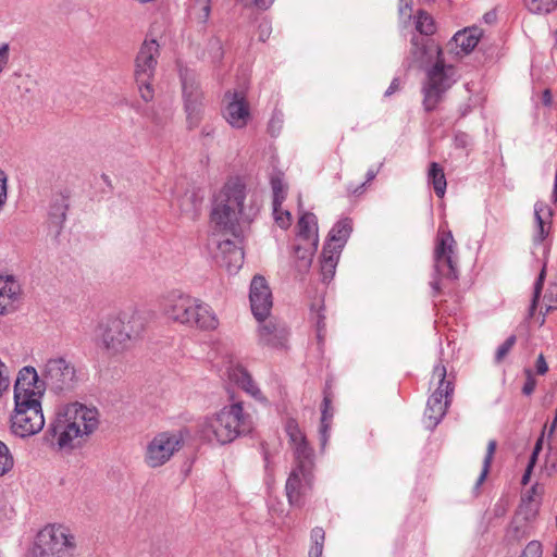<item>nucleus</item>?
Here are the masks:
<instances>
[{"instance_id": "1", "label": "nucleus", "mask_w": 557, "mask_h": 557, "mask_svg": "<svg viewBox=\"0 0 557 557\" xmlns=\"http://www.w3.org/2000/svg\"><path fill=\"white\" fill-rule=\"evenodd\" d=\"M246 184L239 177L230 178L214 196L211 210V224L214 236L221 234L238 238L239 224L249 223L257 214L258 208L246 203Z\"/></svg>"}, {"instance_id": "2", "label": "nucleus", "mask_w": 557, "mask_h": 557, "mask_svg": "<svg viewBox=\"0 0 557 557\" xmlns=\"http://www.w3.org/2000/svg\"><path fill=\"white\" fill-rule=\"evenodd\" d=\"M436 58L435 64L428 71L423 86V106L426 111H433L443 100L444 94L456 82V71L453 65H446L442 58V49L433 40L418 36L411 38L410 59L414 64L423 65Z\"/></svg>"}, {"instance_id": "3", "label": "nucleus", "mask_w": 557, "mask_h": 557, "mask_svg": "<svg viewBox=\"0 0 557 557\" xmlns=\"http://www.w3.org/2000/svg\"><path fill=\"white\" fill-rule=\"evenodd\" d=\"M252 428L250 414L244 411L240 401H235L224 406L216 413L206 417L199 424V432L209 443L224 445L250 433Z\"/></svg>"}, {"instance_id": "4", "label": "nucleus", "mask_w": 557, "mask_h": 557, "mask_svg": "<svg viewBox=\"0 0 557 557\" xmlns=\"http://www.w3.org/2000/svg\"><path fill=\"white\" fill-rule=\"evenodd\" d=\"M434 271L435 277L430 283L433 295L441 293V278H457V255L456 242L450 231L441 227L438 230L434 247Z\"/></svg>"}, {"instance_id": "5", "label": "nucleus", "mask_w": 557, "mask_h": 557, "mask_svg": "<svg viewBox=\"0 0 557 557\" xmlns=\"http://www.w3.org/2000/svg\"><path fill=\"white\" fill-rule=\"evenodd\" d=\"M75 537L62 525H47L36 536L34 557H73Z\"/></svg>"}, {"instance_id": "6", "label": "nucleus", "mask_w": 557, "mask_h": 557, "mask_svg": "<svg viewBox=\"0 0 557 557\" xmlns=\"http://www.w3.org/2000/svg\"><path fill=\"white\" fill-rule=\"evenodd\" d=\"M160 46L154 39L145 40L135 59L134 76L141 99L149 102L153 99L154 90L152 81L154 77Z\"/></svg>"}, {"instance_id": "7", "label": "nucleus", "mask_w": 557, "mask_h": 557, "mask_svg": "<svg viewBox=\"0 0 557 557\" xmlns=\"http://www.w3.org/2000/svg\"><path fill=\"white\" fill-rule=\"evenodd\" d=\"M447 371L445 366L438 363L434 367L432 373V383H436L437 387L432 396L429 398L425 410V418L429 420L430 425H437L442 418L445 416L447 407L450 403V395L454 391L450 381L446 380Z\"/></svg>"}, {"instance_id": "8", "label": "nucleus", "mask_w": 557, "mask_h": 557, "mask_svg": "<svg viewBox=\"0 0 557 557\" xmlns=\"http://www.w3.org/2000/svg\"><path fill=\"white\" fill-rule=\"evenodd\" d=\"M46 383L57 393L73 391L83 380V374L74 364L64 358H52L47 361L42 371Z\"/></svg>"}, {"instance_id": "9", "label": "nucleus", "mask_w": 557, "mask_h": 557, "mask_svg": "<svg viewBox=\"0 0 557 557\" xmlns=\"http://www.w3.org/2000/svg\"><path fill=\"white\" fill-rule=\"evenodd\" d=\"M182 446L183 435L181 432L166 431L158 433L147 444L145 462L150 468L161 467L166 463Z\"/></svg>"}, {"instance_id": "10", "label": "nucleus", "mask_w": 557, "mask_h": 557, "mask_svg": "<svg viewBox=\"0 0 557 557\" xmlns=\"http://www.w3.org/2000/svg\"><path fill=\"white\" fill-rule=\"evenodd\" d=\"M45 425V418L40 403H27L23 406L15 404V410L11 418V430L20 437L37 434Z\"/></svg>"}, {"instance_id": "11", "label": "nucleus", "mask_w": 557, "mask_h": 557, "mask_svg": "<svg viewBox=\"0 0 557 557\" xmlns=\"http://www.w3.org/2000/svg\"><path fill=\"white\" fill-rule=\"evenodd\" d=\"M183 97L187 123L190 129L197 127L202 116V92L199 88L196 74L190 70H181Z\"/></svg>"}, {"instance_id": "12", "label": "nucleus", "mask_w": 557, "mask_h": 557, "mask_svg": "<svg viewBox=\"0 0 557 557\" xmlns=\"http://www.w3.org/2000/svg\"><path fill=\"white\" fill-rule=\"evenodd\" d=\"M198 299L188 294L172 292L162 301L163 314L173 322L190 326Z\"/></svg>"}, {"instance_id": "13", "label": "nucleus", "mask_w": 557, "mask_h": 557, "mask_svg": "<svg viewBox=\"0 0 557 557\" xmlns=\"http://www.w3.org/2000/svg\"><path fill=\"white\" fill-rule=\"evenodd\" d=\"M223 116L234 128H244L251 119L250 106L244 90H227L223 97Z\"/></svg>"}, {"instance_id": "14", "label": "nucleus", "mask_w": 557, "mask_h": 557, "mask_svg": "<svg viewBox=\"0 0 557 557\" xmlns=\"http://www.w3.org/2000/svg\"><path fill=\"white\" fill-rule=\"evenodd\" d=\"M44 394V383L39 381L37 371L33 367L20 370L14 385V401L20 406L27 403H40Z\"/></svg>"}, {"instance_id": "15", "label": "nucleus", "mask_w": 557, "mask_h": 557, "mask_svg": "<svg viewBox=\"0 0 557 557\" xmlns=\"http://www.w3.org/2000/svg\"><path fill=\"white\" fill-rule=\"evenodd\" d=\"M101 343L110 354L115 355L129 349L134 341L125 332L123 322L112 317L102 325Z\"/></svg>"}, {"instance_id": "16", "label": "nucleus", "mask_w": 557, "mask_h": 557, "mask_svg": "<svg viewBox=\"0 0 557 557\" xmlns=\"http://www.w3.org/2000/svg\"><path fill=\"white\" fill-rule=\"evenodd\" d=\"M313 484V471L293 468L286 481L285 490L288 503L292 506L301 507L305 497L309 494Z\"/></svg>"}, {"instance_id": "17", "label": "nucleus", "mask_w": 557, "mask_h": 557, "mask_svg": "<svg viewBox=\"0 0 557 557\" xmlns=\"http://www.w3.org/2000/svg\"><path fill=\"white\" fill-rule=\"evenodd\" d=\"M249 300L252 314L258 321L268 318L272 308V293L261 275H256L250 283Z\"/></svg>"}, {"instance_id": "18", "label": "nucleus", "mask_w": 557, "mask_h": 557, "mask_svg": "<svg viewBox=\"0 0 557 557\" xmlns=\"http://www.w3.org/2000/svg\"><path fill=\"white\" fill-rule=\"evenodd\" d=\"M286 432L294 448V468L313 471V450L299 426L294 421H289L286 425Z\"/></svg>"}, {"instance_id": "19", "label": "nucleus", "mask_w": 557, "mask_h": 557, "mask_svg": "<svg viewBox=\"0 0 557 557\" xmlns=\"http://www.w3.org/2000/svg\"><path fill=\"white\" fill-rule=\"evenodd\" d=\"M59 412L70 422H75V425L86 433V436L91 434L99 423L97 409L79 403L69 404Z\"/></svg>"}, {"instance_id": "20", "label": "nucleus", "mask_w": 557, "mask_h": 557, "mask_svg": "<svg viewBox=\"0 0 557 557\" xmlns=\"http://www.w3.org/2000/svg\"><path fill=\"white\" fill-rule=\"evenodd\" d=\"M50 432L55 445L62 450L72 449L75 446V441L86 435L75 425V422H70L59 411L51 424Z\"/></svg>"}, {"instance_id": "21", "label": "nucleus", "mask_w": 557, "mask_h": 557, "mask_svg": "<svg viewBox=\"0 0 557 557\" xmlns=\"http://www.w3.org/2000/svg\"><path fill=\"white\" fill-rule=\"evenodd\" d=\"M22 297V286L15 276L0 273V317L14 312Z\"/></svg>"}, {"instance_id": "22", "label": "nucleus", "mask_w": 557, "mask_h": 557, "mask_svg": "<svg viewBox=\"0 0 557 557\" xmlns=\"http://www.w3.org/2000/svg\"><path fill=\"white\" fill-rule=\"evenodd\" d=\"M259 326V343L272 348L285 347L288 339V330L285 324L275 320H262Z\"/></svg>"}, {"instance_id": "23", "label": "nucleus", "mask_w": 557, "mask_h": 557, "mask_svg": "<svg viewBox=\"0 0 557 557\" xmlns=\"http://www.w3.org/2000/svg\"><path fill=\"white\" fill-rule=\"evenodd\" d=\"M298 236L305 243L304 249L309 252L307 264L310 262V256L317 250L319 244L318 220L313 213H304L298 221Z\"/></svg>"}, {"instance_id": "24", "label": "nucleus", "mask_w": 557, "mask_h": 557, "mask_svg": "<svg viewBox=\"0 0 557 557\" xmlns=\"http://www.w3.org/2000/svg\"><path fill=\"white\" fill-rule=\"evenodd\" d=\"M116 319L123 322L125 332L134 343L140 338L148 323L147 312L137 308L120 312Z\"/></svg>"}, {"instance_id": "25", "label": "nucleus", "mask_w": 557, "mask_h": 557, "mask_svg": "<svg viewBox=\"0 0 557 557\" xmlns=\"http://www.w3.org/2000/svg\"><path fill=\"white\" fill-rule=\"evenodd\" d=\"M481 32L476 27L465 28L454 35L448 44L449 52L456 57L469 54L478 45Z\"/></svg>"}, {"instance_id": "26", "label": "nucleus", "mask_w": 557, "mask_h": 557, "mask_svg": "<svg viewBox=\"0 0 557 557\" xmlns=\"http://www.w3.org/2000/svg\"><path fill=\"white\" fill-rule=\"evenodd\" d=\"M543 488L535 484L528 490L521 497V504L517 511V519H523L525 521H532L540 509L542 499Z\"/></svg>"}, {"instance_id": "27", "label": "nucleus", "mask_w": 557, "mask_h": 557, "mask_svg": "<svg viewBox=\"0 0 557 557\" xmlns=\"http://www.w3.org/2000/svg\"><path fill=\"white\" fill-rule=\"evenodd\" d=\"M193 315L194 319L189 327H196L202 331H214L219 327L220 321L216 313L210 305L201 299H198Z\"/></svg>"}, {"instance_id": "28", "label": "nucleus", "mask_w": 557, "mask_h": 557, "mask_svg": "<svg viewBox=\"0 0 557 557\" xmlns=\"http://www.w3.org/2000/svg\"><path fill=\"white\" fill-rule=\"evenodd\" d=\"M352 232V221L349 218H343L332 227L324 246H331L333 250L342 252L347 239Z\"/></svg>"}, {"instance_id": "29", "label": "nucleus", "mask_w": 557, "mask_h": 557, "mask_svg": "<svg viewBox=\"0 0 557 557\" xmlns=\"http://www.w3.org/2000/svg\"><path fill=\"white\" fill-rule=\"evenodd\" d=\"M221 247L232 249L231 255H226L225 260H220L221 264L226 267L230 272H236L244 263L243 249L230 238H224L221 242Z\"/></svg>"}, {"instance_id": "30", "label": "nucleus", "mask_w": 557, "mask_h": 557, "mask_svg": "<svg viewBox=\"0 0 557 557\" xmlns=\"http://www.w3.org/2000/svg\"><path fill=\"white\" fill-rule=\"evenodd\" d=\"M331 246H323L321 257V274L323 282H329L335 274V269L341 256L337 250H332Z\"/></svg>"}, {"instance_id": "31", "label": "nucleus", "mask_w": 557, "mask_h": 557, "mask_svg": "<svg viewBox=\"0 0 557 557\" xmlns=\"http://www.w3.org/2000/svg\"><path fill=\"white\" fill-rule=\"evenodd\" d=\"M231 379L252 397L258 398L261 395L260 389L246 369L240 367L234 369L231 374Z\"/></svg>"}, {"instance_id": "32", "label": "nucleus", "mask_w": 557, "mask_h": 557, "mask_svg": "<svg viewBox=\"0 0 557 557\" xmlns=\"http://www.w3.org/2000/svg\"><path fill=\"white\" fill-rule=\"evenodd\" d=\"M428 182L434 188L437 197L443 198L446 193V177L444 169L436 162H432L428 171Z\"/></svg>"}, {"instance_id": "33", "label": "nucleus", "mask_w": 557, "mask_h": 557, "mask_svg": "<svg viewBox=\"0 0 557 557\" xmlns=\"http://www.w3.org/2000/svg\"><path fill=\"white\" fill-rule=\"evenodd\" d=\"M270 184L272 188V206H282L286 199L288 186L284 181V174L280 171L272 172L270 176Z\"/></svg>"}, {"instance_id": "34", "label": "nucleus", "mask_w": 557, "mask_h": 557, "mask_svg": "<svg viewBox=\"0 0 557 557\" xmlns=\"http://www.w3.org/2000/svg\"><path fill=\"white\" fill-rule=\"evenodd\" d=\"M543 210V205L536 203L534 208V215H535V231L533 234V244L534 246H540L545 240V238L548 236L550 231V221H545L544 218L541 215V212Z\"/></svg>"}, {"instance_id": "35", "label": "nucleus", "mask_w": 557, "mask_h": 557, "mask_svg": "<svg viewBox=\"0 0 557 557\" xmlns=\"http://www.w3.org/2000/svg\"><path fill=\"white\" fill-rule=\"evenodd\" d=\"M414 25L418 33L423 36H432L436 32V24L431 14L419 10L414 16Z\"/></svg>"}, {"instance_id": "36", "label": "nucleus", "mask_w": 557, "mask_h": 557, "mask_svg": "<svg viewBox=\"0 0 557 557\" xmlns=\"http://www.w3.org/2000/svg\"><path fill=\"white\" fill-rule=\"evenodd\" d=\"M331 398L330 395L325 394L323 404H322V416H321V425H320V434H321V442L322 444H325L327 441V432L330 429V422L333 417V409L331 407Z\"/></svg>"}, {"instance_id": "37", "label": "nucleus", "mask_w": 557, "mask_h": 557, "mask_svg": "<svg viewBox=\"0 0 557 557\" xmlns=\"http://www.w3.org/2000/svg\"><path fill=\"white\" fill-rule=\"evenodd\" d=\"M66 210L67 203L65 201V198L63 196L57 197L53 203L51 205L49 211V218L51 223H53L55 226H61L65 220Z\"/></svg>"}, {"instance_id": "38", "label": "nucleus", "mask_w": 557, "mask_h": 557, "mask_svg": "<svg viewBox=\"0 0 557 557\" xmlns=\"http://www.w3.org/2000/svg\"><path fill=\"white\" fill-rule=\"evenodd\" d=\"M525 7L532 13L547 14L557 8V0H524Z\"/></svg>"}, {"instance_id": "39", "label": "nucleus", "mask_w": 557, "mask_h": 557, "mask_svg": "<svg viewBox=\"0 0 557 557\" xmlns=\"http://www.w3.org/2000/svg\"><path fill=\"white\" fill-rule=\"evenodd\" d=\"M496 447H497V443L495 440H491L487 443L486 455L483 460V468H482V471H481V473L476 480V484H475L476 487H479L485 481V479L488 474L491 463L494 458V454L496 451Z\"/></svg>"}, {"instance_id": "40", "label": "nucleus", "mask_w": 557, "mask_h": 557, "mask_svg": "<svg viewBox=\"0 0 557 557\" xmlns=\"http://www.w3.org/2000/svg\"><path fill=\"white\" fill-rule=\"evenodd\" d=\"M14 459L8 446L0 441V478L12 470Z\"/></svg>"}, {"instance_id": "41", "label": "nucleus", "mask_w": 557, "mask_h": 557, "mask_svg": "<svg viewBox=\"0 0 557 557\" xmlns=\"http://www.w3.org/2000/svg\"><path fill=\"white\" fill-rule=\"evenodd\" d=\"M273 207V215L275 223L283 230H286L292 224V214L289 211L284 210L282 206H272Z\"/></svg>"}, {"instance_id": "42", "label": "nucleus", "mask_w": 557, "mask_h": 557, "mask_svg": "<svg viewBox=\"0 0 557 557\" xmlns=\"http://www.w3.org/2000/svg\"><path fill=\"white\" fill-rule=\"evenodd\" d=\"M194 10L197 15V18L200 22H207L211 12V1L210 0H196L194 4Z\"/></svg>"}, {"instance_id": "43", "label": "nucleus", "mask_w": 557, "mask_h": 557, "mask_svg": "<svg viewBox=\"0 0 557 557\" xmlns=\"http://www.w3.org/2000/svg\"><path fill=\"white\" fill-rule=\"evenodd\" d=\"M541 450V442H537L530 458H529V461H528V466L525 468V471L522 475V479H521V483L523 485H527L530 481V478H531V473H532V470L535 466V462H536V459H537V455H539V451Z\"/></svg>"}, {"instance_id": "44", "label": "nucleus", "mask_w": 557, "mask_h": 557, "mask_svg": "<svg viewBox=\"0 0 557 557\" xmlns=\"http://www.w3.org/2000/svg\"><path fill=\"white\" fill-rule=\"evenodd\" d=\"M516 336L515 335H510L496 350V354H495V360L496 362H502L506 357L507 355L509 354V351L512 349V347L515 346L516 344Z\"/></svg>"}, {"instance_id": "45", "label": "nucleus", "mask_w": 557, "mask_h": 557, "mask_svg": "<svg viewBox=\"0 0 557 557\" xmlns=\"http://www.w3.org/2000/svg\"><path fill=\"white\" fill-rule=\"evenodd\" d=\"M543 548L539 541H531L523 549L520 557H542Z\"/></svg>"}, {"instance_id": "46", "label": "nucleus", "mask_w": 557, "mask_h": 557, "mask_svg": "<svg viewBox=\"0 0 557 557\" xmlns=\"http://www.w3.org/2000/svg\"><path fill=\"white\" fill-rule=\"evenodd\" d=\"M524 374H525L527 380L522 387V393L524 395H531L535 389L536 381H535L533 373L530 369H525Z\"/></svg>"}, {"instance_id": "47", "label": "nucleus", "mask_w": 557, "mask_h": 557, "mask_svg": "<svg viewBox=\"0 0 557 557\" xmlns=\"http://www.w3.org/2000/svg\"><path fill=\"white\" fill-rule=\"evenodd\" d=\"M244 7H256L260 10L269 9L274 0H238Z\"/></svg>"}, {"instance_id": "48", "label": "nucleus", "mask_w": 557, "mask_h": 557, "mask_svg": "<svg viewBox=\"0 0 557 557\" xmlns=\"http://www.w3.org/2000/svg\"><path fill=\"white\" fill-rule=\"evenodd\" d=\"M8 196V180L3 171H0V210L4 206Z\"/></svg>"}, {"instance_id": "49", "label": "nucleus", "mask_w": 557, "mask_h": 557, "mask_svg": "<svg viewBox=\"0 0 557 557\" xmlns=\"http://www.w3.org/2000/svg\"><path fill=\"white\" fill-rule=\"evenodd\" d=\"M315 329H317V337L319 341H322L324 337V315L320 312V310L314 315Z\"/></svg>"}, {"instance_id": "50", "label": "nucleus", "mask_w": 557, "mask_h": 557, "mask_svg": "<svg viewBox=\"0 0 557 557\" xmlns=\"http://www.w3.org/2000/svg\"><path fill=\"white\" fill-rule=\"evenodd\" d=\"M325 540V532L322 528H314L311 531L312 545L323 546Z\"/></svg>"}, {"instance_id": "51", "label": "nucleus", "mask_w": 557, "mask_h": 557, "mask_svg": "<svg viewBox=\"0 0 557 557\" xmlns=\"http://www.w3.org/2000/svg\"><path fill=\"white\" fill-rule=\"evenodd\" d=\"M10 47L9 44H2L0 46V73L7 66L9 62Z\"/></svg>"}, {"instance_id": "52", "label": "nucleus", "mask_w": 557, "mask_h": 557, "mask_svg": "<svg viewBox=\"0 0 557 557\" xmlns=\"http://www.w3.org/2000/svg\"><path fill=\"white\" fill-rule=\"evenodd\" d=\"M412 0H399V14L411 17Z\"/></svg>"}, {"instance_id": "53", "label": "nucleus", "mask_w": 557, "mask_h": 557, "mask_svg": "<svg viewBox=\"0 0 557 557\" xmlns=\"http://www.w3.org/2000/svg\"><path fill=\"white\" fill-rule=\"evenodd\" d=\"M544 275H545V270L543 269L539 275V278H537L535 285H534L533 306H535V304L540 297L541 289L543 287Z\"/></svg>"}, {"instance_id": "54", "label": "nucleus", "mask_w": 557, "mask_h": 557, "mask_svg": "<svg viewBox=\"0 0 557 557\" xmlns=\"http://www.w3.org/2000/svg\"><path fill=\"white\" fill-rule=\"evenodd\" d=\"M535 369L536 373L540 375H544L548 371V366L543 355H540L537 357V360L535 362Z\"/></svg>"}, {"instance_id": "55", "label": "nucleus", "mask_w": 557, "mask_h": 557, "mask_svg": "<svg viewBox=\"0 0 557 557\" xmlns=\"http://www.w3.org/2000/svg\"><path fill=\"white\" fill-rule=\"evenodd\" d=\"M210 47L214 51L213 58L220 60L223 55L221 41L218 39L211 40Z\"/></svg>"}, {"instance_id": "56", "label": "nucleus", "mask_w": 557, "mask_h": 557, "mask_svg": "<svg viewBox=\"0 0 557 557\" xmlns=\"http://www.w3.org/2000/svg\"><path fill=\"white\" fill-rule=\"evenodd\" d=\"M455 143L457 147L466 148L469 145L470 139L466 134H458L455 137Z\"/></svg>"}, {"instance_id": "57", "label": "nucleus", "mask_w": 557, "mask_h": 557, "mask_svg": "<svg viewBox=\"0 0 557 557\" xmlns=\"http://www.w3.org/2000/svg\"><path fill=\"white\" fill-rule=\"evenodd\" d=\"M542 103L545 107H550L553 104V95L550 89L546 88L542 92Z\"/></svg>"}, {"instance_id": "58", "label": "nucleus", "mask_w": 557, "mask_h": 557, "mask_svg": "<svg viewBox=\"0 0 557 557\" xmlns=\"http://www.w3.org/2000/svg\"><path fill=\"white\" fill-rule=\"evenodd\" d=\"M222 240H223V239H216V240H215V243H216V245H218V250H219V255H218L219 260H225L226 255H231V251H232V249H230V248H225V249H223V248L221 247V242H222Z\"/></svg>"}, {"instance_id": "59", "label": "nucleus", "mask_w": 557, "mask_h": 557, "mask_svg": "<svg viewBox=\"0 0 557 557\" xmlns=\"http://www.w3.org/2000/svg\"><path fill=\"white\" fill-rule=\"evenodd\" d=\"M323 546L311 545L309 557H322Z\"/></svg>"}, {"instance_id": "60", "label": "nucleus", "mask_w": 557, "mask_h": 557, "mask_svg": "<svg viewBox=\"0 0 557 557\" xmlns=\"http://www.w3.org/2000/svg\"><path fill=\"white\" fill-rule=\"evenodd\" d=\"M399 88V83H398V79L397 78H394L393 82L391 83L389 87L387 88V90L385 91V96H391L392 94H394L397 89Z\"/></svg>"}, {"instance_id": "61", "label": "nucleus", "mask_w": 557, "mask_h": 557, "mask_svg": "<svg viewBox=\"0 0 557 557\" xmlns=\"http://www.w3.org/2000/svg\"><path fill=\"white\" fill-rule=\"evenodd\" d=\"M376 174H377V170L370 169L367 172V181H366V183H369V182L373 181L375 178Z\"/></svg>"}, {"instance_id": "62", "label": "nucleus", "mask_w": 557, "mask_h": 557, "mask_svg": "<svg viewBox=\"0 0 557 557\" xmlns=\"http://www.w3.org/2000/svg\"><path fill=\"white\" fill-rule=\"evenodd\" d=\"M268 30H269V27L265 26L264 29L261 27V33H260V39L261 40H265L267 36H268Z\"/></svg>"}, {"instance_id": "63", "label": "nucleus", "mask_w": 557, "mask_h": 557, "mask_svg": "<svg viewBox=\"0 0 557 557\" xmlns=\"http://www.w3.org/2000/svg\"><path fill=\"white\" fill-rule=\"evenodd\" d=\"M366 185V183L361 184L360 186H358L357 188L352 189L351 193L352 194H359V193H362V189H363V186Z\"/></svg>"}, {"instance_id": "64", "label": "nucleus", "mask_w": 557, "mask_h": 557, "mask_svg": "<svg viewBox=\"0 0 557 557\" xmlns=\"http://www.w3.org/2000/svg\"><path fill=\"white\" fill-rule=\"evenodd\" d=\"M493 17H494V14H492V13H486L484 15V18H485L486 22H491L493 20Z\"/></svg>"}]
</instances>
